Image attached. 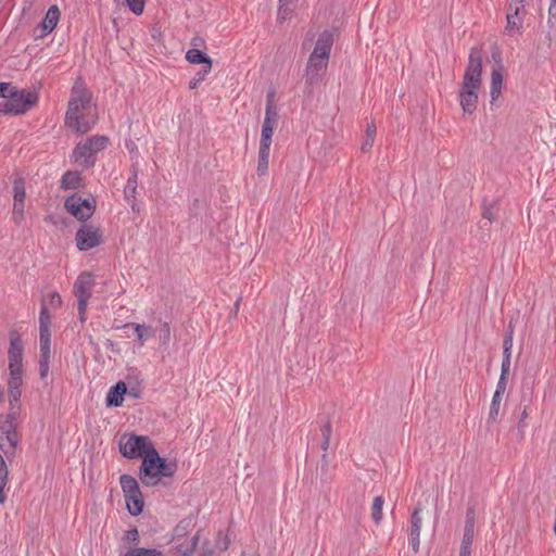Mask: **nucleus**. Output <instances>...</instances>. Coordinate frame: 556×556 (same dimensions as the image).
Segmentation results:
<instances>
[{
	"mask_svg": "<svg viewBox=\"0 0 556 556\" xmlns=\"http://www.w3.org/2000/svg\"><path fill=\"white\" fill-rule=\"evenodd\" d=\"M97 123L96 106L91 103V93L84 84H75L65 116L67 127L79 134L89 131Z\"/></svg>",
	"mask_w": 556,
	"mask_h": 556,
	"instance_id": "1",
	"label": "nucleus"
},
{
	"mask_svg": "<svg viewBox=\"0 0 556 556\" xmlns=\"http://www.w3.org/2000/svg\"><path fill=\"white\" fill-rule=\"evenodd\" d=\"M482 54L478 48H472L469 53L468 64L464 80L459 90V103L464 114L471 115L478 104V91L481 87Z\"/></svg>",
	"mask_w": 556,
	"mask_h": 556,
	"instance_id": "2",
	"label": "nucleus"
},
{
	"mask_svg": "<svg viewBox=\"0 0 556 556\" xmlns=\"http://www.w3.org/2000/svg\"><path fill=\"white\" fill-rule=\"evenodd\" d=\"M23 353L24 345L20 334L16 331L10 333V346L8 351L9 371L8 379V395L10 409H18L20 400L22 396L23 386Z\"/></svg>",
	"mask_w": 556,
	"mask_h": 556,
	"instance_id": "3",
	"label": "nucleus"
},
{
	"mask_svg": "<svg viewBox=\"0 0 556 556\" xmlns=\"http://www.w3.org/2000/svg\"><path fill=\"white\" fill-rule=\"evenodd\" d=\"M333 46V35L329 30L323 31L315 43L312 53L308 56L305 67V83L314 86L321 81L325 76Z\"/></svg>",
	"mask_w": 556,
	"mask_h": 556,
	"instance_id": "4",
	"label": "nucleus"
},
{
	"mask_svg": "<svg viewBox=\"0 0 556 556\" xmlns=\"http://www.w3.org/2000/svg\"><path fill=\"white\" fill-rule=\"evenodd\" d=\"M176 463H169L161 457L157 451L151 450L142 459L139 469V479L143 485L154 486L162 478H170L176 472Z\"/></svg>",
	"mask_w": 556,
	"mask_h": 556,
	"instance_id": "5",
	"label": "nucleus"
},
{
	"mask_svg": "<svg viewBox=\"0 0 556 556\" xmlns=\"http://www.w3.org/2000/svg\"><path fill=\"white\" fill-rule=\"evenodd\" d=\"M109 139L105 136H93L79 142L72 154L74 162L85 168L92 167L96 163V154L108 147Z\"/></svg>",
	"mask_w": 556,
	"mask_h": 556,
	"instance_id": "6",
	"label": "nucleus"
},
{
	"mask_svg": "<svg viewBox=\"0 0 556 556\" xmlns=\"http://www.w3.org/2000/svg\"><path fill=\"white\" fill-rule=\"evenodd\" d=\"M188 520H181L174 529L170 545L176 556H191L198 545L199 534L190 535Z\"/></svg>",
	"mask_w": 556,
	"mask_h": 556,
	"instance_id": "7",
	"label": "nucleus"
},
{
	"mask_svg": "<svg viewBox=\"0 0 556 556\" xmlns=\"http://www.w3.org/2000/svg\"><path fill=\"white\" fill-rule=\"evenodd\" d=\"M17 409H10L5 416H0V448L7 457L13 456L18 442L16 431Z\"/></svg>",
	"mask_w": 556,
	"mask_h": 556,
	"instance_id": "8",
	"label": "nucleus"
},
{
	"mask_svg": "<svg viewBox=\"0 0 556 556\" xmlns=\"http://www.w3.org/2000/svg\"><path fill=\"white\" fill-rule=\"evenodd\" d=\"M118 445L121 454L128 459L143 458L146 455L150 454L151 450L155 448L149 437L132 433L123 434Z\"/></svg>",
	"mask_w": 556,
	"mask_h": 556,
	"instance_id": "9",
	"label": "nucleus"
},
{
	"mask_svg": "<svg viewBox=\"0 0 556 556\" xmlns=\"http://www.w3.org/2000/svg\"><path fill=\"white\" fill-rule=\"evenodd\" d=\"M119 483L128 513L135 517L140 515L143 510L144 502L138 481L132 476L124 473L119 477Z\"/></svg>",
	"mask_w": 556,
	"mask_h": 556,
	"instance_id": "10",
	"label": "nucleus"
},
{
	"mask_svg": "<svg viewBox=\"0 0 556 556\" xmlns=\"http://www.w3.org/2000/svg\"><path fill=\"white\" fill-rule=\"evenodd\" d=\"M93 287L94 277L89 271H83L74 282L73 293L77 298L78 316L81 323L86 320L88 301L91 298Z\"/></svg>",
	"mask_w": 556,
	"mask_h": 556,
	"instance_id": "11",
	"label": "nucleus"
},
{
	"mask_svg": "<svg viewBox=\"0 0 556 556\" xmlns=\"http://www.w3.org/2000/svg\"><path fill=\"white\" fill-rule=\"evenodd\" d=\"M10 99L2 104L0 112L5 114H22L28 111L36 102V93L27 90L11 91Z\"/></svg>",
	"mask_w": 556,
	"mask_h": 556,
	"instance_id": "12",
	"label": "nucleus"
},
{
	"mask_svg": "<svg viewBox=\"0 0 556 556\" xmlns=\"http://www.w3.org/2000/svg\"><path fill=\"white\" fill-rule=\"evenodd\" d=\"M96 204L93 198H83L79 194H73L65 200L64 206L77 219L86 222L93 215Z\"/></svg>",
	"mask_w": 556,
	"mask_h": 556,
	"instance_id": "13",
	"label": "nucleus"
},
{
	"mask_svg": "<svg viewBox=\"0 0 556 556\" xmlns=\"http://www.w3.org/2000/svg\"><path fill=\"white\" fill-rule=\"evenodd\" d=\"M102 229L92 224H83L75 236L76 247L81 252L99 247L102 243Z\"/></svg>",
	"mask_w": 556,
	"mask_h": 556,
	"instance_id": "14",
	"label": "nucleus"
},
{
	"mask_svg": "<svg viewBox=\"0 0 556 556\" xmlns=\"http://www.w3.org/2000/svg\"><path fill=\"white\" fill-rule=\"evenodd\" d=\"M278 121V112L274 104V93L269 92L266 98L265 117L262 125L261 147H270L274 127Z\"/></svg>",
	"mask_w": 556,
	"mask_h": 556,
	"instance_id": "15",
	"label": "nucleus"
},
{
	"mask_svg": "<svg viewBox=\"0 0 556 556\" xmlns=\"http://www.w3.org/2000/svg\"><path fill=\"white\" fill-rule=\"evenodd\" d=\"M503 65L498 62L492 67L490 81V103L493 104L501 96L503 88Z\"/></svg>",
	"mask_w": 556,
	"mask_h": 556,
	"instance_id": "16",
	"label": "nucleus"
},
{
	"mask_svg": "<svg viewBox=\"0 0 556 556\" xmlns=\"http://www.w3.org/2000/svg\"><path fill=\"white\" fill-rule=\"evenodd\" d=\"M51 338H40L39 376L46 379L50 369Z\"/></svg>",
	"mask_w": 556,
	"mask_h": 556,
	"instance_id": "17",
	"label": "nucleus"
},
{
	"mask_svg": "<svg viewBox=\"0 0 556 556\" xmlns=\"http://www.w3.org/2000/svg\"><path fill=\"white\" fill-rule=\"evenodd\" d=\"M421 523H422V517H421V507H416L412 514L410 517V528H409V535H410V544L412 548L415 553L419 549L420 544V530H421Z\"/></svg>",
	"mask_w": 556,
	"mask_h": 556,
	"instance_id": "18",
	"label": "nucleus"
},
{
	"mask_svg": "<svg viewBox=\"0 0 556 556\" xmlns=\"http://www.w3.org/2000/svg\"><path fill=\"white\" fill-rule=\"evenodd\" d=\"M127 392V386L123 381H118L115 386L110 388L105 403L109 407H118L123 404L124 395Z\"/></svg>",
	"mask_w": 556,
	"mask_h": 556,
	"instance_id": "19",
	"label": "nucleus"
},
{
	"mask_svg": "<svg viewBox=\"0 0 556 556\" xmlns=\"http://www.w3.org/2000/svg\"><path fill=\"white\" fill-rule=\"evenodd\" d=\"M506 20V29L508 30L509 34L520 31V29L522 28V17L520 16V8L518 5L515 7L514 3L509 4Z\"/></svg>",
	"mask_w": 556,
	"mask_h": 556,
	"instance_id": "20",
	"label": "nucleus"
},
{
	"mask_svg": "<svg viewBox=\"0 0 556 556\" xmlns=\"http://www.w3.org/2000/svg\"><path fill=\"white\" fill-rule=\"evenodd\" d=\"M186 60L191 64H202V68L212 70L211 58L199 49H190L186 53Z\"/></svg>",
	"mask_w": 556,
	"mask_h": 556,
	"instance_id": "21",
	"label": "nucleus"
},
{
	"mask_svg": "<svg viewBox=\"0 0 556 556\" xmlns=\"http://www.w3.org/2000/svg\"><path fill=\"white\" fill-rule=\"evenodd\" d=\"M60 20V10L56 5H52L46 13L45 18L41 22L42 35L51 33Z\"/></svg>",
	"mask_w": 556,
	"mask_h": 556,
	"instance_id": "22",
	"label": "nucleus"
},
{
	"mask_svg": "<svg viewBox=\"0 0 556 556\" xmlns=\"http://www.w3.org/2000/svg\"><path fill=\"white\" fill-rule=\"evenodd\" d=\"M51 316L49 314L47 304L43 303L39 313V336L40 338H51L50 332Z\"/></svg>",
	"mask_w": 556,
	"mask_h": 556,
	"instance_id": "23",
	"label": "nucleus"
},
{
	"mask_svg": "<svg viewBox=\"0 0 556 556\" xmlns=\"http://www.w3.org/2000/svg\"><path fill=\"white\" fill-rule=\"evenodd\" d=\"M128 326H132L135 329V333L140 345H144V343L152 337L155 336V330L148 325L144 324H129Z\"/></svg>",
	"mask_w": 556,
	"mask_h": 556,
	"instance_id": "24",
	"label": "nucleus"
},
{
	"mask_svg": "<svg viewBox=\"0 0 556 556\" xmlns=\"http://www.w3.org/2000/svg\"><path fill=\"white\" fill-rule=\"evenodd\" d=\"M323 441H321V450L324 451L321 462H323V468L328 465V457H327V451L330 445V439L332 434V427L330 421H327L320 429Z\"/></svg>",
	"mask_w": 556,
	"mask_h": 556,
	"instance_id": "25",
	"label": "nucleus"
},
{
	"mask_svg": "<svg viewBox=\"0 0 556 556\" xmlns=\"http://www.w3.org/2000/svg\"><path fill=\"white\" fill-rule=\"evenodd\" d=\"M81 180L78 172L68 170L62 176L61 187L63 189H78L81 187Z\"/></svg>",
	"mask_w": 556,
	"mask_h": 556,
	"instance_id": "26",
	"label": "nucleus"
},
{
	"mask_svg": "<svg viewBox=\"0 0 556 556\" xmlns=\"http://www.w3.org/2000/svg\"><path fill=\"white\" fill-rule=\"evenodd\" d=\"M473 538H475V528L473 527H465L459 554H462L463 556H471V545L473 542Z\"/></svg>",
	"mask_w": 556,
	"mask_h": 556,
	"instance_id": "27",
	"label": "nucleus"
},
{
	"mask_svg": "<svg viewBox=\"0 0 556 556\" xmlns=\"http://www.w3.org/2000/svg\"><path fill=\"white\" fill-rule=\"evenodd\" d=\"M138 187V173L136 168H132L131 175L128 177L126 186L124 188L125 200H131L136 197Z\"/></svg>",
	"mask_w": 556,
	"mask_h": 556,
	"instance_id": "28",
	"label": "nucleus"
},
{
	"mask_svg": "<svg viewBox=\"0 0 556 556\" xmlns=\"http://www.w3.org/2000/svg\"><path fill=\"white\" fill-rule=\"evenodd\" d=\"M270 147H261L258 150L257 174L263 176L268 169Z\"/></svg>",
	"mask_w": 556,
	"mask_h": 556,
	"instance_id": "29",
	"label": "nucleus"
},
{
	"mask_svg": "<svg viewBox=\"0 0 556 556\" xmlns=\"http://www.w3.org/2000/svg\"><path fill=\"white\" fill-rule=\"evenodd\" d=\"M9 471L7 464L0 454V504H3L7 500V494L4 492V489L9 482Z\"/></svg>",
	"mask_w": 556,
	"mask_h": 556,
	"instance_id": "30",
	"label": "nucleus"
},
{
	"mask_svg": "<svg viewBox=\"0 0 556 556\" xmlns=\"http://www.w3.org/2000/svg\"><path fill=\"white\" fill-rule=\"evenodd\" d=\"M294 0H279L278 15L279 22L287 21L293 12Z\"/></svg>",
	"mask_w": 556,
	"mask_h": 556,
	"instance_id": "31",
	"label": "nucleus"
},
{
	"mask_svg": "<svg viewBox=\"0 0 556 556\" xmlns=\"http://www.w3.org/2000/svg\"><path fill=\"white\" fill-rule=\"evenodd\" d=\"M170 338H172V330H170L169 323H167V321L161 323L160 336H159L160 348L163 350H166L169 346Z\"/></svg>",
	"mask_w": 556,
	"mask_h": 556,
	"instance_id": "32",
	"label": "nucleus"
},
{
	"mask_svg": "<svg viewBox=\"0 0 556 556\" xmlns=\"http://www.w3.org/2000/svg\"><path fill=\"white\" fill-rule=\"evenodd\" d=\"M124 556H165L156 548L134 547L129 548Z\"/></svg>",
	"mask_w": 556,
	"mask_h": 556,
	"instance_id": "33",
	"label": "nucleus"
},
{
	"mask_svg": "<svg viewBox=\"0 0 556 556\" xmlns=\"http://www.w3.org/2000/svg\"><path fill=\"white\" fill-rule=\"evenodd\" d=\"M26 197L25 182L23 178H15L13 181V199L15 202H24Z\"/></svg>",
	"mask_w": 556,
	"mask_h": 556,
	"instance_id": "34",
	"label": "nucleus"
},
{
	"mask_svg": "<svg viewBox=\"0 0 556 556\" xmlns=\"http://www.w3.org/2000/svg\"><path fill=\"white\" fill-rule=\"evenodd\" d=\"M383 504H384V500L382 496H376L374 498L371 517L376 525H379L382 520Z\"/></svg>",
	"mask_w": 556,
	"mask_h": 556,
	"instance_id": "35",
	"label": "nucleus"
},
{
	"mask_svg": "<svg viewBox=\"0 0 556 556\" xmlns=\"http://www.w3.org/2000/svg\"><path fill=\"white\" fill-rule=\"evenodd\" d=\"M375 136H376V126L374 124L368 125L367 129H366L365 138H364V140L362 142V147H361L363 152H367L371 149V147L374 146Z\"/></svg>",
	"mask_w": 556,
	"mask_h": 556,
	"instance_id": "36",
	"label": "nucleus"
},
{
	"mask_svg": "<svg viewBox=\"0 0 556 556\" xmlns=\"http://www.w3.org/2000/svg\"><path fill=\"white\" fill-rule=\"evenodd\" d=\"M502 396L500 394H493L491 405H490V412H489V420L495 421L498 413H500V406L502 402Z\"/></svg>",
	"mask_w": 556,
	"mask_h": 556,
	"instance_id": "37",
	"label": "nucleus"
},
{
	"mask_svg": "<svg viewBox=\"0 0 556 556\" xmlns=\"http://www.w3.org/2000/svg\"><path fill=\"white\" fill-rule=\"evenodd\" d=\"M12 219L15 224L20 225L24 220V202L13 203Z\"/></svg>",
	"mask_w": 556,
	"mask_h": 556,
	"instance_id": "38",
	"label": "nucleus"
},
{
	"mask_svg": "<svg viewBox=\"0 0 556 556\" xmlns=\"http://www.w3.org/2000/svg\"><path fill=\"white\" fill-rule=\"evenodd\" d=\"M125 1H126L127 7L134 14L140 15L143 12L146 0H125Z\"/></svg>",
	"mask_w": 556,
	"mask_h": 556,
	"instance_id": "39",
	"label": "nucleus"
},
{
	"mask_svg": "<svg viewBox=\"0 0 556 556\" xmlns=\"http://www.w3.org/2000/svg\"><path fill=\"white\" fill-rule=\"evenodd\" d=\"M210 72H211V70L201 68V70L197 73L195 77H194L192 80H190V83H189V88H190V89H194V88H197V87H198V85H199L201 81H203V80L205 79L206 75H207Z\"/></svg>",
	"mask_w": 556,
	"mask_h": 556,
	"instance_id": "40",
	"label": "nucleus"
},
{
	"mask_svg": "<svg viewBox=\"0 0 556 556\" xmlns=\"http://www.w3.org/2000/svg\"><path fill=\"white\" fill-rule=\"evenodd\" d=\"M123 540L125 542L138 543L139 541V532L137 528H132L125 532Z\"/></svg>",
	"mask_w": 556,
	"mask_h": 556,
	"instance_id": "41",
	"label": "nucleus"
},
{
	"mask_svg": "<svg viewBox=\"0 0 556 556\" xmlns=\"http://www.w3.org/2000/svg\"><path fill=\"white\" fill-rule=\"evenodd\" d=\"M48 304L52 308H59L62 305L61 295L58 292H52L48 296Z\"/></svg>",
	"mask_w": 556,
	"mask_h": 556,
	"instance_id": "42",
	"label": "nucleus"
},
{
	"mask_svg": "<svg viewBox=\"0 0 556 556\" xmlns=\"http://www.w3.org/2000/svg\"><path fill=\"white\" fill-rule=\"evenodd\" d=\"M513 341L514 338L511 337V333H506L503 341V354L508 353L509 355H511Z\"/></svg>",
	"mask_w": 556,
	"mask_h": 556,
	"instance_id": "43",
	"label": "nucleus"
},
{
	"mask_svg": "<svg viewBox=\"0 0 556 556\" xmlns=\"http://www.w3.org/2000/svg\"><path fill=\"white\" fill-rule=\"evenodd\" d=\"M510 358H511V355H509L508 353L507 354H503V361H502V366H501V375L507 376L509 374Z\"/></svg>",
	"mask_w": 556,
	"mask_h": 556,
	"instance_id": "44",
	"label": "nucleus"
},
{
	"mask_svg": "<svg viewBox=\"0 0 556 556\" xmlns=\"http://www.w3.org/2000/svg\"><path fill=\"white\" fill-rule=\"evenodd\" d=\"M548 23L551 27L556 28V0H552L548 9Z\"/></svg>",
	"mask_w": 556,
	"mask_h": 556,
	"instance_id": "45",
	"label": "nucleus"
},
{
	"mask_svg": "<svg viewBox=\"0 0 556 556\" xmlns=\"http://www.w3.org/2000/svg\"><path fill=\"white\" fill-rule=\"evenodd\" d=\"M476 523V513L472 507H468L466 511L465 527H473Z\"/></svg>",
	"mask_w": 556,
	"mask_h": 556,
	"instance_id": "46",
	"label": "nucleus"
},
{
	"mask_svg": "<svg viewBox=\"0 0 556 556\" xmlns=\"http://www.w3.org/2000/svg\"><path fill=\"white\" fill-rule=\"evenodd\" d=\"M506 377L507 376H503V375L500 376V379H498L497 384H496V390L494 392L495 394L503 395L505 393V390H506Z\"/></svg>",
	"mask_w": 556,
	"mask_h": 556,
	"instance_id": "47",
	"label": "nucleus"
},
{
	"mask_svg": "<svg viewBox=\"0 0 556 556\" xmlns=\"http://www.w3.org/2000/svg\"><path fill=\"white\" fill-rule=\"evenodd\" d=\"M200 556H219L214 547L204 545Z\"/></svg>",
	"mask_w": 556,
	"mask_h": 556,
	"instance_id": "48",
	"label": "nucleus"
},
{
	"mask_svg": "<svg viewBox=\"0 0 556 556\" xmlns=\"http://www.w3.org/2000/svg\"><path fill=\"white\" fill-rule=\"evenodd\" d=\"M483 217L486 218L489 222H492L494 219V213L492 208H484Z\"/></svg>",
	"mask_w": 556,
	"mask_h": 556,
	"instance_id": "49",
	"label": "nucleus"
},
{
	"mask_svg": "<svg viewBox=\"0 0 556 556\" xmlns=\"http://www.w3.org/2000/svg\"><path fill=\"white\" fill-rule=\"evenodd\" d=\"M10 85L8 83H0V97L7 98V90L9 89Z\"/></svg>",
	"mask_w": 556,
	"mask_h": 556,
	"instance_id": "50",
	"label": "nucleus"
},
{
	"mask_svg": "<svg viewBox=\"0 0 556 556\" xmlns=\"http://www.w3.org/2000/svg\"><path fill=\"white\" fill-rule=\"evenodd\" d=\"M127 203L130 205L132 212H139V208H138V205H137V200H136V197L131 198V200H126Z\"/></svg>",
	"mask_w": 556,
	"mask_h": 556,
	"instance_id": "51",
	"label": "nucleus"
},
{
	"mask_svg": "<svg viewBox=\"0 0 556 556\" xmlns=\"http://www.w3.org/2000/svg\"><path fill=\"white\" fill-rule=\"evenodd\" d=\"M528 417V409L527 407L523 408L521 415H520V419H519V427L521 426V424L523 422V420Z\"/></svg>",
	"mask_w": 556,
	"mask_h": 556,
	"instance_id": "52",
	"label": "nucleus"
},
{
	"mask_svg": "<svg viewBox=\"0 0 556 556\" xmlns=\"http://www.w3.org/2000/svg\"><path fill=\"white\" fill-rule=\"evenodd\" d=\"M506 333H511V337L514 338V325L511 321L507 326Z\"/></svg>",
	"mask_w": 556,
	"mask_h": 556,
	"instance_id": "53",
	"label": "nucleus"
},
{
	"mask_svg": "<svg viewBox=\"0 0 556 556\" xmlns=\"http://www.w3.org/2000/svg\"><path fill=\"white\" fill-rule=\"evenodd\" d=\"M523 1H525V0H513V2H511V3H514V4H515V7H516V5H518V7H519V5H521V4L523 3Z\"/></svg>",
	"mask_w": 556,
	"mask_h": 556,
	"instance_id": "54",
	"label": "nucleus"
},
{
	"mask_svg": "<svg viewBox=\"0 0 556 556\" xmlns=\"http://www.w3.org/2000/svg\"><path fill=\"white\" fill-rule=\"evenodd\" d=\"M197 40H198V38H193V39H192V45L197 46V45H198V43H197Z\"/></svg>",
	"mask_w": 556,
	"mask_h": 556,
	"instance_id": "55",
	"label": "nucleus"
}]
</instances>
